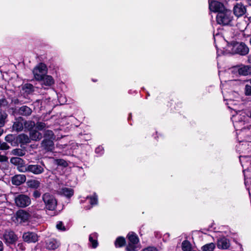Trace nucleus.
<instances>
[{"instance_id": "f257e3e1", "label": "nucleus", "mask_w": 251, "mask_h": 251, "mask_svg": "<svg viewBox=\"0 0 251 251\" xmlns=\"http://www.w3.org/2000/svg\"><path fill=\"white\" fill-rule=\"evenodd\" d=\"M227 50L231 53L245 55L249 52V48L244 43L232 42L227 46Z\"/></svg>"}, {"instance_id": "f03ea898", "label": "nucleus", "mask_w": 251, "mask_h": 251, "mask_svg": "<svg viewBox=\"0 0 251 251\" xmlns=\"http://www.w3.org/2000/svg\"><path fill=\"white\" fill-rule=\"evenodd\" d=\"M217 23L223 25H230L233 19L231 10L225 8L220 11L216 17Z\"/></svg>"}, {"instance_id": "7ed1b4c3", "label": "nucleus", "mask_w": 251, "mask_h": 251, "mask_svg": "<svg viewBox=\"0 0 251 251\" xmlns=\"http://www.w3.org/2000/svg\"><path fill=\"white\" fill-rule=\"evenodd\" d=\"M42 200L47 209L51 211L55 209L57 206V201L53 195L49 193H45L42 196Z\"/></svg>"}, {"instance_id": "20e7f679", "label": "nucleus", "mask_w": 251, "mask_h": 251, "mask_svg": "<svg viewBox=\"0 0 251 251\" xmlns=\"http://www.w3.org/2000/svg\"><path fill=\"white\" fill-rule=\"evenodd\" d=\"M44 164L42 165L38 164H27L26 168H22L21 169V172H29L32 173L34 175H40L44 172Z\"/></svg>"}, {"instance_id": "39448f33", "label": "nucleus", "mask_w": 251, "mask_h": 251, "mask_svg": "<svg viewBox=\"0 0 251 251\" xmlns=\"http://www.w3.org/2000/svg\"><path fill=\"white\" fill-rule=\"evenodd\" d=\"M47 71V67L44 63H40L36 66L32 71L34 78L36 80H40L44 75Z\"/></svg>"}, {"instance_id": "423d86ee", "label": "nucleus", "mask_w": 251, "mask_h": 251, "mask_svg": "<svg viewBox=\"0 0 251 251\" xmlns=\"http://www.w3.org/2000/svg\"><path fill=\"white\" fill-rule=\"evenodd\" d=\"M14 200L16 205L19 207H25L31 203L30 198L28 196L24 194L17 196L15 197Z\"/></svg>"}, {"instance_id": "0eeeda50", "label": "nucleus", "mask_w": 251, "mask_h": 251, "mask_svg": "<svg viewBox=\"0 0 251 251\" xmlns=\"http://www.w3.org/2000/svg\"><path fill=\"white\" fill-rule=\"evenodd\" d=\"M128 240V245L126 247L127 251H135L137 248V244L139 242L137 236L133 232H129L127 235Z\"/></svg>"}, {"instance_id": "6e6552de", "label": "nucleus", "mask_w": 251, "mask_h": 251, "mask_svg": "<svg viewBox=\"0 0 251 251\" xmlns=\"http://www.w3.org/2000/svg\"><path fill=\"white\" fill-rule=\"evenodd\" d=\"M3 239L6 244H13L18 239L17 235L12 231H5L3 234Z\"/></svg>"}, {"instance_id": "1a4fd4ad", "label": "nucleus", "mask_w": 251, "mask_h": 251, "mask_svg": "<svg viewBox=\"0 0 251 251\" xmlns=\"http://www.w3.org/2000/svg\"><path fill=\"white\" fill-rule=\"evenodd\" d=\"M246 6L241 2H236L234 4L233 12L237 17L244 15L246 12Z\"/></svg>"}, {"instance_id": "9d476101", "label": "nucleus", "mask_w": 251, "mask_h": 251, "mask_svg": "<svg viewBox=\"0 0 251 251\" xmlns=\"http://www.w3.org/2000/svg\"><path fill=\"white\" fill-rule=\"evenodd\" d=\"M209 8L211 11L218 13L225 8L223 3L216 0H209Z\"/></svg>"}, {"instance_id": "9b49d317", "label": "nucleus", "mask_w": 251, "mask_h": 251, "mask_svg": "<svg viewBox=\"0 0 251 251\" xmlns=\"http://www.w3.org/2000/svg\"><path fill=\"white\" fill-rule=\"evenodd\" d=\"M29 214L25 210H18L16 214V219L19 224L25 223L28 221Z\"/></svg>"}, {"instance_id": "f8f14e48", "label": "nucleus", "mask_w": 251, "mask_h": 251, "mask_svg": "<svg viewBox=\"0 0 251 251\" xmlns=\"http://www.w3.org/2000/svg\"><path fill=\"white\" fill-rule=\"evenodd\" d=\"M23 239L27 243H35L38 240V236L34 232H27L23 234Z\"/></svg>"}, {"instance_id": "ddd939ff", "label": "nucleus", "mask_w": 251, "mask_h": 251, "mask_svg": "<svg viewBox=\"0 0 251 251\" xmlns=\"http://www.w3.org/2000/svg\"><path fill=\"white\" fill-rule=\"evenodd\" d=\"M26 181V176L25 175H17L12 177L11 181L13 185L19 186Z\"/></svg>"}, {"instance_id": "4468645a", "label": "nucleus", "mask_w": 251, "mask_h": 251, "mask_svg": "<svg viewBox=\"0 0 251 251\" xmlns=\"http://www.w3.org/2000/svg\"><path fill=\"white\" fill-rule=\"evenodd\" d=\"M10 162L17 166L18 170L21 172L22 168H26V165L24 164V161L22 158L18 157H12L10 159Z\"/></svg>"}, {"instance_id": "2eb2a0df", "label": "nucleus", "mask_w": 251, "mask_h": 251, "mask_svg": "<svg viewBox=\"0 0 251 251\" xmlns=\"http://www.w3.org/2000/svg\"><path fill=\"white\" fill-rule=\"evenodd\" d=\"M60 244L58 241L55 239H50L46 241V246L47 249L53 250L57 249Z\"/></svg>"}, {"instance_id": "dca6fc26", "label": "nucleus", "mask_w": 251, "mask_h": 251, "mask_svg": "<svg viewBox=\"0 0 251 251\" xmlns=\"http://www.w3.org/2000/svg\"><path fill=\"white\" fill-rule=\"evenodd\" d=\"M39 81H41V85L43 87H49L54 84V81L52 77L50 75H46Z\"/></svg>"}, {"instance_id": "f3484780", "label": "nucleus", "mask_w": 251, "mask_h": 251, "mask_svg": "<svg viewBox=\"0 0 251 251\" xmlns=\"http://www.w3.org/2000/svg\"><path fill=\"white\" fill-rule=\"evenodd\" d=\"M24 123L25 121L22 118L16 119L13 125V130L17 131H22L23 129Z\"/></svg>"}, {"instance_id": "a211bd4d", "label": "nucleus", "mask_w": 251, "mask_h": 251, "mask_svg": "<svg viewBox=\"0 0 251 251\" xmlns=\"http://www.w3.org/2000/svg\"><path fill=\"white\" fill-rule=\"evenodd\" d=\"M251 74V66L239 65V75H248Z\"/></svg>"}, {"instance_id": "6ab92c4d", "label": "nucleus", "mask_w": 251, "mask_h": 251, "mask_svg": "<svg viewBox=\"0 0 251 251\" xmlns=\"http://www.w3.org/2000/svg\"><path fill=\"white\" fill-rule=\"evenodd\" d=\"M230 246L229 242L228 239L226 238H222L218 240L217 246L218 248L221 249H227Z\"/></svg>"}, {"instance_id": "aec40b11", "label": "nucleus", "mask_w": 251, "mask_h": 251, "mask_svg": "<svg viewBox=\"0 0 251 251\" xmlns=\"http://www.w3.org/2000/svg\"><path fill=\"white\" fill-rule=\"evenodd\" d=\"M59 194L63 195L68 198L72 197L74 194V191L72 188L62 187L58 190Z\"/></svg>"}, {"instance_id": "412c9836", "label": "nucleus", "mask_w": 251, "mask_h": 251, "mask_svg": "<svg viewBox=\"0 0 251 251\" xmlns=\"http://www.w3.org/2000/svg\"><path fill=\"white\" fill-rule=\"evenodd\" d=\"M42 146L47 151H51L53 149L54 144L53 139H44L42 143Z\"/></svg>"}, {"instance_id": "4be33fe9", "label": "nucleus", "mask_w": 251, "mask_h": 251, "mask_svg": "<svg viewBox=\"0 0 251 251\" xmlns=\"http://www.w3.org/2000/svg\"><path fill=\"white\" fill-rule=\"evenodd\" d=\"M18 112L20 115L27 116L31 114L32 110L29 107L24 105L19 108Z\"/></svg>"}, {"instance_id": "5701e85b", "label": "nucleus", "mask_w": 251, "mask_h": 251, "mask_svg": "<svg viewBox=\"0 0 251 251\" xmlns=\"http://www.w3.org/2000/svg\"><path fill=\"white\" fill-rule=\"evenodd\" d=\"M42 137V134L36 130L30 131V138L34 141L40 140Z\"/></svg>"}, {"instance_id": "b1692460", "label": "nucleus", "mask_w": 251, "mask_h": 251, "mask_svg": "<svg viewBox=\"0 0 251 251\" xmlns=\"http://www.w3.org/2000/svg\"><path fill=\"white\" fill-rule=\"evenodd\" d=\"M97 238V234L96 233H92L89 236V240L93 248H96L98 246V242L96 240Z\"/></svg>"}, {"instance_id": "393cba45", "label": "nucleus", "mask_w": 251, "mask_h": 251, "mask_svg": "<svg viewBox=\"0 0 251 251\" xmlns=\"http://www.w3.org/2000/svg\"><path fill=\"white\" fill-rule=\"evenodd\" d=\"M23 91L27 94H29L34 91V87L31 84H25L22 88Z\"/></svg>"}, {"instance_id": "a878e982", "label": "nucleus", "mask_w": 251, "mask_h": 251, "mask_svg": "<svg viewBox=\"0 0 251 251\" xmlns=\"http://www.w3.org/2000/svg\"><path fill=\"white\" fill-rule=\"evenodd\" d=\"M30 138L25 134H22L19 136L20 142L23 144H26L30 142Z\"/></svg>"}, {"instance_id": "bb28decb", "label": "nucleus", "mask_w": 251, "mask_h": 251, "mask_svg": "<svg viewBox=\"0 0 251 251\" xmlns=\"http://www.w3.org/2000/svg\"><path fill=\"white\" fill-rule=\"evenodd\" d=\"M7 114L4 111H0V126H3L6 122Z\"/></svg>"}, {"instance_id": "cd10ccee", "label": "nucleus", "mask_w": 251, "mask_h": 251, "mask_svg": "<svg viewBox=\"0 0 251 251\" xmlns=\"http://www.w3.org/2000/svg\"><path fill=\"white\" fill-rule=\"evenodd\" d=\"M126 243L125 239L122 237L117 238L115 242V245L116 247H122Z\"/></svg>"}, {"instance_id": "c85d7f7f", "label": "nucleus", "mask_w": 251, "mask_h": 251, "mask_svg": "<svg viewBox=\"0 0 251 251\" xmlns=\"http://www.w3.org/2000/svg\"><path fill=\"white\" fill-rule=\"evenodd\" d=\"M11 154L14 155L23 156L25 155V152L20 149H15L11 151Z\"/></svg>"}, {"instance_id": "c756f323", "label": "nucleus", "mask_w": 251, "mask_h": 251, "mask_svg": "<svg viewBox=\"0 0 251 251\" xmlns=\"http://www.w3.org/2000/svg\"><path fill=\"white\" fill-rule=\"evenodd\" d=\"M87 199H89L90 203L92 206L97 204L98 203V196L95 194L92 196L87 197Z\"/></svg>"}, {"instance_id": "7c9ffc66", "label": "nucleus", "mask_w": 251, "mask_h": 251, "mask_svg": "<svg viewBox=\"0 0 251 251\" xmlns=\"http://www.w3.org/2000/svg\"><path fill=\"white\" fill-rule=\"evenodd\" d=\"M182 249L184 251H190L191 249V244L188 241L185 240L182 243Z\"/></svg>"}, {"instance_id": "2f4dec72", "label": "nucleus", "mask_w": 251, "mask_h": 251, "mask_svg": "<svg viewBox=\"0 0 251 251\" xmlns=\"http://www.w3.org/2000/svg\"><path fill=\"white\" fill-rule=\"evenodd\" d=\"M29 187L33 188H37L40 186V182L36 180H32L28 182Z\"/></svg>"}, {"instance_id": "473e14b6", "label": "nucleus", "mask_w": 251, "mask_h": 251, "mask_svg": "<svg viewBox=\"0 0 251 251\" xmlns=\"http://www.w3.org/2000/svg\"><path fill=\"white\" fill-rule=\"evenodd\" d=\"M44 135L46 139L53 140L55 138L53 132L50 130H46Z\"/></svg>"}, {"instance_id": "72a5a7b5", "label": "nucleus", "mask_w": 251, "mask_h": 251, "mask_svg": "<svg viewBox=\"0 0 251 251\" xmlns=\"http://www.w3.org/2000/svg\"><path fill=\"white\" fill-rule=\"evenodd\" d=\"M215 247V244L213 243L205 245V251H213Z\"/></svg>"}, {"instance_id": "f704fd0d", "label": "nucleus", "mask_w": 251, "mask_h": 251, "mask_svg": "<svg viewBox=\"0 0 251 251\" xmlns=\"http://www.w3.org/2000/svg\"><path fill=\"white\" fill-rule=\"evenodd\" d=\"M24 125L25 128H27L28 129H30L35 126V123L32 121H25Z\"/></svg>"}, {"instance_id": "c9c22d12", "label": "nucleus", "mask_w": 251, "mask_h": 251, "mask_svg": "<svg viewBox=\"0 0 251 251\" xmlns=\"http://www.w3.org/2000/svg\"><path fill=\"white\" fill-rule=\"evenodd\" d=\"M244 91L246 96H251V85L246 84L245 87Z\"/></svg>"}, {"instance_id": "e433bc0d", "label": "nucleus", "mask_w": 251, "mask_h": 251, "mask_svg": "<svg viewBox=\"0 0 251 251\" xmlns=\"http://www.w3.org/2000/svg\"><path fill=\"white\" fill-rule=\"evenodd\" d=\"M46 127V124L42 122H38L36 124V128L38 130H43Z\"/></svg>"}, {"instance_id": "4c0bfd02", "label": "nucleus", "mask_w": 251, "mask_h": 251, "mask_svg": "<svg viewBox=\"0 0 251 251\" xmlns=\"http://www.w3.org/2000/svg\"><path fill=\"white\" fill-rule=\"evenodd\" d=\"M56 226L58 230L62 231H65L66 230V228L63 225L62 222H58V223L56 224Z\"/></svg>"}, {"instance_id": "58836bf2", "label": "nucleus", "mask_w": 251, "mask_h": 251, "mask_svg": "<svg viewBox=\"0 0 251 251\" xmlns=\"http://www.w3.org/2000/svg\"><path fill=\"white\" fill-rule=\"evenodd\" d=\"M8 105V102L7 100L4 98H2L0 99V107H6Z\"/></svg>"}, {"instance_id": "ea45409f", "label": "nucleus", "mask_w": 251, "mask_h": 251, "mask_svg": "<svg viewBox=\"0 0 251 251\" xmlns=\"http://www.w3.org/2000/svg\"><path fill=\"white\" fill-rule=\"evenodd\" d=\"M230 71L234 74L239 75V66H234L230 69Z\"/></svg>"}, {"instance_id": "a19ab883", "label": "nucleus", "mask_w": 251, "mask_h": 251, "mask_svg": "<svg viewBox=\"0 0 251 251\" xmlns=\"http://www.w3.org/2000/svg\"><path fill=\"white\" fill-rule=\"evenodd\" d=\"M56 162L57 164L59 165H62L63 166H66L67 165V163L63 159H57Z\"/></svg>"}, {"instance_id": "79ce46f5", "label": "nucleus", "mask_w": 251, "mask_h": 251, "mask_svg": "<svg viewBox=\"0 0 251 251\" xmlns=\"http://www.w3.org/2000/svg\"><path fill=\"white\" fill-rule=\"evenodd\" d=\"M9 149V146L6 143H3L0 145V150H7Z\"/></svg>"}, {"instance_id": "37998d69", "label": "nucleus", "mask_w": 251, "mask_h": 251, "mask_svg": "<svg viewBox=\"0 0 251 251\" xmlns=\"http://www.w3.org/2000/svg\"><path fill=\"white\" fill-rule=\"evenodd\" d=\"M233 118L234 119V120L238 119L239 120L238 122L240 123H244V120L245 119V116H244L239 118V116L238 115H236V116L233 117Z\"/></svg>"}, {"instance_id": "c03bdc74", "label": "nucleus", "mask_w": 251, "mask_h": 251, "mask_svg": "<svg viewBox=\"0 0 251 251\" xmlns=\"http://www.w3.org/2000/svg\"><path fill=\"white\" fill-rule=\"evenodd\" d=\"M12 138L13 136L12 135H8L5 137V139L8 142H11L12 141Z\"/></svg>"}, {"instance_id": "a18cd8bd", "label": "nucleus", "mask_w": 251, "mask_h": 251, "mask_svg": "<svg viewBox=\"0 0 251 251\" xmlns=\"http://www.w3.org/2000/svg\"><path fill=\"white\" fill-rule=\"evenodd\" d=\"M7 159L8 158L6 156L0 154V162H5L7 161Z\"/></svg>"}, {"instance_id": "49530a36", "label": "nucleus", "mask_w": 251, "mask_h": 251, "mask_svg": "<svg viewBox=\"0 0 251 251\" xmlns=\"http://www.w3.org/2000/svg\"><path fill=\"white\" fill-rule=\"evenodd\" d=\"M143 251H157V250L154 247H148L143 250Z\"/></svg>"}, {"instance_id": "de8ad7c7", "label": "nucleus", "mask_w": 251, "mask_h": 251, "mask_svg": "<svg viewBox=\"0 0 251 251\" xmlns=\"http://www.w3.org/2000/svg\"><path fill=\"white\" fill-rule=\"evenodd\" d=\"M33 196L36 198H39L40 196V193L38 191H35L33 194Z\"/></svg>"}, {"instance_id": "09e8293b", "label": "nucleus", "mask_w": 251, "mask_h": 251, "mask_svg": "<svg viewBox=\"0 0 251 251\" xmlns=\"http://www.w3.org/2000/svg\"><path fill=\"white\" fill-rule=\"evenodd\" d=\"M103 150V148L101 147H99L96 149V153H100Z\"/></svg>"}, {"instance_id": "8fccbe9b", "label": "nucleus", "mask_w": 251, "mask_h": 251, "mask_svg": "<svg viewBox=\"0 0 251 251\" xmlns=\"http://www.w3.org/2000/svg\"><path fill=\"white\" fill-rule=\"evenodd\" d=\"M3 245L1 241L0 240V251H3Z\"/></svg>"}, {"instance_id": "3c124183", "label": "nucleus", "mask_w": 251, "mask_h": 251, "mask_svg": "<svg viewBox=\"0 0 251 251\" xmlns=\"http://www.w3.org/2000/svg\"><path fill=\"white\" fill-rule=\"evenodd\" d=\"M1 126H0V136L2 134V133L3 132V130L2 128H1Z\"/></svg>"}, {"instance_id": "603ef678", "label": "nucleus", "mask_w": 251, "mask_h": 251, "mask_svg": "<svg viewBox=\"0 0 251 251\" xmlns=\"http://www.w3.org/2000/svg\"><path fill=\"white\" fill-rule=\"evenodd\" d=\"M248 60L249 62L251 63V55H249L248 57Z\"/></svg>"}, {"instance_id": "864d4df0", "label": "nucleus", "mask_w": 251, "mask_h": 251, "mask_svg": "<svg viewBox=\"0 0 251 251\" xmlns=\"http://www.w3.org/2000/svg\"><path fill=\"white\" fill-rule=\"evenodd\" d=\"M247 1L250 5H251V0H247Z\"/></svg>"}, {"instance_id": "5fc2aeb1", "label": "nucleus", "mask_w": 251, "mask_h": 251, "mask_svg": "<svg viewBox=\"0 0 251 251\" xmlns=\"http://www.w3.org/2000/svg\"><path fill=\"white\" fill-rule=\"evenodd\" d=\"M18 101V100H16L14 101L15 103H17Z\"/></svg>"}, {"instance_id": "6e6d98bb", "label": "nucleus", "mask_w": 251, "mask_h": 251, "mask_svg": "<svg viewBox=\"0 0 251 251\" xmlns=\"http://www.w3.org/2000/svg\"><path fill=\"white\" fill-rule=\"evenodd\" d=\"M249 82H250V83H251V78L249 80H248Z\"/></svg>"}, {"instance_id": "4d7b16f0", "label": "nucleus", "mask_w": 251, "mask_h": 251, "mask_svg": "<svg viewBox=\"0 0 251 251\" xmlns=\"http://www.w3.org/2000/svg\"><path fill=\"white\" fill-rule=\"evenodd\" d=\"M201 249L204 251V246L201 247Z\"/></svg>"}, {"instance_id": "13d9d810", "label": "nucleus", "mask_w": 251, "mask_h": 251, "mask_svg": "<svg viewBox=\"0 0 251 251\" xmlns=\"http://www.w3.org/2000/svg\"><path fill=\"white\" fill-rule=\"evenodd\" d=\"M237 121H235V124H237Z\"/></svg>"}]
</instances>
